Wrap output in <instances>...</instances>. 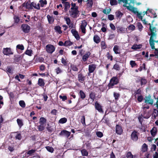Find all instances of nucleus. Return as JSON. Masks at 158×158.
<instances>
[{
  "mask_svg": "<svg viewBox=\"0 0 158 158\" xmlns=\"http://www.w3.org/2000/svg\"><path fill=\"white\" fill-rule=\"evenodd\" d=\"M71 133L66 130L62 131L60 133V135L62 136H65L67 138L70 135Z\"/></svg>",
  "mask_w": 158,
  "mask_h": 158,
  "instance_id": "f3484780",
  "label": "nucleus"
},
{
  "mask_svg": "<svg viewBox=\"0 0 158 158\" xmlns=\"http://www.w3.org/2000/svg\"><path fill=\"white\" fill-rule=\"evenodd\" d=\"M93 40L94 41L96 44H98L101 41L99 37L97 35L94 36Z\"/></svg>",
  "mask_w": 158,
  "mask_h": 158,
  "instance_id": "a878e982",
  "label": "nucleus"
},
{
  "mask_svg": "<svg viewBox=\"0 0 158 158\" xmlns=\"http://www.w3.org/2000/svg\"><path fill=\"white\" fill-rule=\"evenodd\" d=\"M95 95L94 93L91 92L89 95V97L91 99H95Z\"/></svg>",
  "mask_w": 158,
  "mask_h": 158,
  "instance_id": "69168bd1",
  "label": "nucleus"
},
{
  "mask_svg": "<svg viewBox=\"0 0 158 158\" xmlns=\"http://www.w3.org/2000/svg\"><path fill=\"white\" fill-rule=\"evenodd\" d=\"M73 44V42H71L70 40H66L64 43V46H70Z\"/></svg>",
  "mask_w": 158,
  "mask_h": 158,
  "instance_id": "f704fd0d",
  "label": "nucleus"
},
{
  "mask_svg": "<svg viewBox=\"0 0 158 158\" xmlns=\"http://www.w3.org/2000/svg\"><path fill=\"white\" fill-rule=\"evenodd\" d=\"M116 133L118 135H121L123 132V130L121 126L117 125L116 126Z\"/></svg>",
  "mask_w": 158,
  "mask_h": 158,
  "instance_id": "dca6fc26",
  "label": "nucleus"
},
{
  "mask_svg": "<svg viewBox=\"0 0 158 158\" xmlns=\"http://www.w3.org/2000/svg\"><path fill=\"white\" fill-rule=\"evenodd\" d=\"M108 19L110 21H112L114 19V15L111 14L108 15Z\"/></svg>",
  "mask_w": 158,
  "mask_h": 158,
  "instance_id": "bf43d9fd",
  "label": "nucleus"
},
{
  "mask_svg": "<svg viewBox=\"0 0 158 158\" xmlns=\"http://www.w3.org/2000/svg\"><path fill=\"white\" fill-rule=\"evenodd\" d=\"M114 95L115 99H118L120 96V94L119 93L115 92H114Z\"/></svg>",
  "mask_w": 158,
  "mask_h": 158,
  "instance_id": "338daca9",
  "label": "nucleus"
},
{
  "mask_svg": "<svg viewBox=\"0 0 158 158\" xmlns=\"http://www.w3.org/2000/svg\"><path fill=\"white\" fill-rule=\"evenodd\" d=\"M95 108L100 112L103 113V111L101 106L98 102L96 101L95 103Z\"/></svg>",
  "mask_w": 158,
  "mask_h": 158,
  "instance_id": "2eb2a0df",
  "label": "nucleus"
},
{
  "mask_svg": "<svg viewBox=\"0 0 158 158\" xmlns=\"http://www.w3.org/2000/svg\"><path fill=\"white\" fill-rule=\"evenodd\" d=\"M149 29L151 33L149 34V35H150V41L152 40V38L153 36H157V29L155 27H153L150 26L149 27Z\"/></svg>",
  "mask_w": 158,
  "mask_h": 158,
  "instance_id": "20e7f679",
  "label": "nucleus"
},
{
  "mask_svg": "<svg viewBox=\"0 0 158 158\" xmlns=\"http://www.w3.org/2000/svg\"><path fill=\"white\" fill-rule=\"evenodd\" d=\"M17 121L18 125L20 127L23 125V123L22 121L21 120L17 119Z\"/></svg>",
  "mask_w": 158,
  "mask_h": 158,
  "instance_id": "37998d69",
  "label": "nucleus"
},
{
  "mask_svg": "<svg viewBox=\"0 0 158 158\" xmlns=\"http://www.w3.org/2000/svg\"><path fill=\"white\" fill-rule=\"evenodd\" d=\"M151 133L152 135L154 136L157 133V131L156 128H153L151 131Z\"/></svg>",
  "mask_w": 158,
  "mask_h": 158,
  "instance_id": "4c0bfd02",
  "label": "nucleus"
},
{
  "mask_svg": "<svg viewBox=\"0 0 158 158\" xmlns=\"http://www.w3.org/2000/svg\"><path fill=\"white\" fill-rule=\"evenodd\" d=\"M40 3L41 6L42 7H44L45 5L47 4V2L46 0H40Z\"/></svg>",
  "mask_w": 158,
  "mask_h": 158,
  "instance_id": "ea45409f",
  "label": "nucleus"
},
{
  "mask_svg": "<svg viewBox=\"0 0 158 158\" xmlns=\"http://www.w3.org/2000/svg\"><path fill=\"white\" fill-rule=\"evenodd\" d=\"M110 4L111 6L116 5L118 4V2L116 0H110Z\"/></svg>",
  "mask_w": 158,
  "mask_h": 158,
  "instance_id": "c03bdc74",
  "label": "nucleus"
},
{
  "mask_svg": "<svg viewBox=\"0 0 158 158\" xmlns=\"http://www.w3.org/2000/svg\"><path fill=\"white\" fill-rule=\"evenodd\" d=\"M143 89L142 88H139L134 91L133 96L135 99H143Z\"/></svg>",
  "mask_w": 158,
  "mask_h": 158,
  "instance_id": "f257e3e1",
  "label": "nucleus"
},
{
  "mask_svg": "<svg viewBox=\"0 0 158 158\" xmlns=\"http://www.w3.org/2000/svg\"><path fill=\"white\" fill-rule=\"evenodd\" d=\"M38 84L40 86H43L44 85L45 83L44 80L42 78H39L38 81Z\"/></svg>",
  "mask_w": 158,
  "mask_h": 158,
  "instance_id": "c756f323",
  "label": "nucleus"
},
{
  "mask_svg": "<svg viewBox=\"0 0 158 158\" xmlns=\"http://www.w3.org/2000/svg\"><path fill=\"white\" fill-rule=\"evenodd\" d=\"M97 136L101 138L103 136V133L100 131H97L96 133Z\"/></svg>",
  "mask_w": 158,
  "mask_h": 158,
  "instance_id": "680f3d73",
  "label": "nucleus"
},
{
  "mask_svg": "<svg viewBox=\"0 0 158 158\" xmlns=\"http://www.w3.org/2000/svg\"><path fill=\"white\" fill-rule=\"evenodd\" d=\"M77 79L79 82L83 83L86 79V76H85L81 71L78 73Z\"/></svg>",
  "mask_w": 158,
  "mask_h": 158,
  "instance_id": "423d86ee",
  "label": "nucleus"
},
{
  "mask_svg": "<svg viewBox=\"0 0 158 158\" xmlns=\"http://www.w3.org/2000/svg\"><path fill=\"white\" fill-rule=\"evenodd\" d=\"M46 148L47 150L49 151V152H53L54 151L53 148L50 147L48 146L47 147H46Z\"/></svg>",
  "mask_w": 158,
  "mask_h": 158,
  "instance_id": "4d7b16f0",
  "label": "nucleus"
},
{
  "mask_svg": "<svg viewBox=\"0 0 158 158\" xmlns=\"http://www.w3.org/2000/svg\"><path fill=\"white\" fill-rule=\"evenodd\" d=\"M151 114V113L150 111H149L147 112L146 111H144L143 114V117L144 118H148L150 117Z\"/></svg>",
  "mask_w": 158,
  "mask_h": 158,
  "instance_id": "b1692460",
  "label": "nucleus"
},
{
  "mask_svg": "<svg viewBox=\"0 0 158 158\" xmlns=\"http://www.w3.org/2000/svg\"><path fill=\"white\" fill-rule=\"evenodd\" d=\"M62 4H64V12H67L68 9L70 7V4L69 2H62Z\"/></svg>",
  "mask_w": 158,
  "mask_h": 158,
  "instance_id": "aec40b11",
  "label": "nucleus"
},
{
  "mask_svg": "<svg viewBox=\"0 0 158 158\" xmlns=\"http://www.w3.org/2000/svg\"><path fill=\"white\" fill-rule=\"evenodd\" d=\"M24 55V54L19 56L15 57L14 59V62L16 64L19 62L23 56Z\"/></svg>",
  "mask_w": 158,
  "mask_h": 158,
  "instance_id": "5701e85b",
  "label": "nucleus"
},
{
  "mask_svg": "<svg viewBox=\"0 0 158 158\" xmlns=\"http://www.w3.org/2000/svg\"><path fill=\"white\" fill-rule=\"evenodd\" d=\"M157 36H153L152 38V40L150 41V39L149 40V43L150 46L151 47V48L152 49H154V48H155V42L158 43V40H154V39H155L156 38Z\"/></svg>",
  "mask_w": 158,
  "mask_h": 158,
  "instance_id": "ddd939ff",
  "label": "nucleus"
},
{
  "mask_svg": "<svg viewBox=\"0 0 158 158\" xmlns=\"http://www.w3.org/2000/svg\"><path fill=\"white\" fill-rule=\"evenodd\" d=\"M111 9H108L106 10V9H104L103 10V12L106 14H109L110 13Z\"/></svg>",
  "mask_w": 158,
  "mask_h": 158,
  "instance_id": "e2e57ef3",
  "label": "nucleus"
},
{
  "mask_svg": "<svg viewBox=\"0 0 158 158\" xmlns=\"http://www.w3.org/2000/svg\"><path fill=\"white\" fill-rule=\"evenodd\" d=\"M61 62L62 64L65 66H67L68 65L67 62L66 60H65L64 57H62L61 59Z\"/></svg>",
  "mask_w": 158,
  "mask_h": 158,
  "instance_id": "58836bf2",
  "label": "nucleus"
},
{
  "mask_svg": "<svg viewBox=\"0 0 158 158\" xmlns=\"http://www.w3.org/2000/svg\"><path fill=\"white\" fill-rule=\"evenodd\" d=\"M91 55V53L89 52H86L85 54L82 57V60L84 62H85L86 61L88 58H89L90 55Z\"/></svg>",
  "mask_w": 158,
  "mask_h": 158,
  "instance_id": "6ab92c4d",
  "label": "nucleus"
},
{
  "mask_svg": "<svg viewBox=\"0 0 158 158\" xmlns=\"http://www.w3.org/2000/svg\"><path fill=\"white\" fill-rule=\"evenodd\" d=\"M46 122V119L43 117H41L40 118L39 123L40 124L45 125Z\"/></svg>",
  "mask_w": 158,
  "mask_h": 158,
  "instance_id": "473e14b6",
  "label": "nucleus"
},
{
  "mask_svg": "<svg viewBox=\"0 0 158 158\" xmlns=\"http://www.w3.org/2000/svg\"><path fill=\"white\" fill-rule=\"evenodd\" d=\"M67 121V119L66 118H61L59 121V123H65Z\"/></svg>",
  "mask_w": 158,
  "mask_h": 158,
  "instance_id": "49530a36",
  "label": "nucleus"
},
{
  "mask_svg": "<svg viewBox=\"0 0 158 158\" xmlns=\"http://www.w3.org/2000/svg\"><path fill=\"white\" fill-rule=\"evenodd\" d=\"M130 64L132 68H133L135 66H137V64L135 61L133 60H131L130 61Z\"/></svg>",
  "mask_w": 158,
  "mask_h": 158,
  "instance_id": "a19ab883",
  "label": "nucleus"
},
{
  "mask_svg": "<svg viewBox=\"0 0 158 158\" xmlns=\"http://www.w3.org/2000/svg\"><path fill=\"white\" fill-rule=\"evenodd\" d=\"M128 28L129 30L132 31L135 30V27L134 25L131 24L129 26Z\"/></svg>",
  "mask_w": 158,
  "mask_h": 158,
  "instance_id": "774afa93",
  "label": "nucleus"
},
{
  "mask_svg": "<svg viewBox=\"0 0 158 158\" xmlns=\"http://www.w3.org/2000/svg\"><path fill=\"white\" fill-rule=\"evenodd\" d=\"M2 52L5 55L7 56L13 54V53L11 52V49L10 48H4L2 50Z\"/></svg>",
  "mask_w": 158,
  "mask_h": 158,
  "instance_id": "9d476101",
  "label": "nucleus"
},
{
  "mask_svg": "<svg viewBox=\"0 0 158 158\" xmlns=\"http://www.w3.org/2000/svg\"><path fill=\"white\" fill-rule=\"evenodd\" d=\"M139 81L140 82V84L141 86L144 85L147 83V80L144 77H139V78L136 81V83H138Z\"/></svg>",
  "mask_w": 158,
  "mask_h": 158,
  "instance_id": "4468645a",
  "label": "nucleus"
},
{
  "mask_svg": "<svg viewBox=\"0 0 158 158\" xmlns=\"http://www.w3.org/2000/svg\"><path fill=\"white\" fill-rule=\"evenodd\" d=\"M37 60L38 62L42 63L44 61V59L43 57H40L37 59Z\"/></svg>",
  "mask_w": 158,
  "mask_h": 158,
  "instance_id": "0e129e2a",
  "label": "nucleus"
},
{
  "mask_svg": "<svg viewBox=\"0 0 158 158\" xmlns=\"http://www.w3.org/2000/svg\"><path fill=\"white\" fill-rule=\"evenodd\" d=\"M64 19H65V20L66 21L67 24L68 25H69L70 24L71 22L70 19L69 17H65Z\"/></svg>",
  "mask_w": 158,
  "mask_h": 158,
  "instance_id": "5fc2aeb1",
  "label": "nucleus"
},
{
  "mask_svg": "<svg viewBox=\"0 0 158 158\" xmlns=\"http://www.w3.org/2000/svg\"><path fill=\"white\" fill-rule=\"evenodd\" d=\"M101 47L103 49H105L107 47L106 45L105 41H102L101 42Z\"/></svg>",
  "mask_w": 158,
  "mask_h": 158,
  "instance_id": "79ce46f5",
  "label": "nucleus"
},
{
  "mask_svg": "<svg viewBox=\"0 0 158 158\" xmlns=\"http://www.w3.org/2000/svg\"><path fill=\"white\" fill-rule=\"evenodd\" d=\"M14 19L15 23H18L20 21L19 17L16 15H15L14 17Z\"/></svg>",
  "mask_w": 158,
  "mask_h": 158,
  "instance_id": "e433bc0d",
  "label": "nucleus"
},
{
  "mask_svg": "<svg viewBox=\"0 0 158 158\" xmlns=\"http://www.w3.org/2000/svg\"><path fill=\"white\" fill-rule=\"evenodd\" d=\"M81 153L82 156H87L88 155V152L85 149H82L81 151Z\"/></svg>",
  "mask_w": 158,
  "mask_h": 158,
  "instance_id": "a18cd8bd",
  "label": "nucleus"
},
{
  "mask_svg": "<svg viewBox=\"0 0 158 158\" xmlns=\"http://www.w3.org/2000/svg\"><path fill=\"white\" fill-rule=\"evenodd\" d=\"M158 110L156 109L154 110L153 112V116L154 118H155L156 117H158Z\"/></svg>",
  "mask_w": 158,
  "mask_h": 158,
  "instance_id": "de8ad7c7",
  "label": "nucleus"
},
{
  "mask_svg": "<svg viewBox=\"0 0 158 158\" xmlns=\"http://www.w3.org/2000/svg\"><path fill=\"white\" fill-rule=\"evenodd\" d=\"M20 28L24 33H27L30 32V27L27 24H23L21 25Z\"/></svg>",
  "mask_w": 158,
  "mask_h": 158,
  "instance_id": "39448f33",
  "label": "nucleus"
},
{
  "mask_svg": "<svg viewBox=\"0 0 158 158\" xmlns=\"http://www.w3.org/2000/svg\"><path fill=\"white\" fill-rule=\"evenodd\" d=\"M142 45L141 44H134L131 47V49L134 50H136L140 49L142 48Z\"/></svg>",
  "mask_w": 158,
  "mask_h": 158,
  "instance_id": "bb28decb",
  "label": "nucleus"
},
{
  "mask_svg": "<svg viewBox=\"0 0 158 158\" xmlns=\"http://www.w3.org/2000/svg\"><path fill=\"white\" fill-rule=\"evenodd\" d=\"M133 12L135 14H137V16L139 19H140L141 20V21L143 22V23L144 24H147V22L146 21L145 19H143V16H141V13L137 11H133Z\"/></svg>",
  "mask_w": 158,
  "mask_h": 158,
  "instance_id": "9b49d317",
  "label": "nucleus"
},
{
  "mask_svg": "<svg viewBox=\"0 0 158 158\" xmlns=\"http://www.w3.org/2000/svg\"><path fill=\"white\" fill-rule=\"evenodd\" d=\"M19 104L20 106L23 108H24L25 106V102L23 100H21L19 102Z\"/></svg>",
  "mask_w": 158,
  "mask_h": 158,
  "instance_id": "603ef678",
  "label": "nucleus"
},
{
  "mask_svg": "<svg viewBox=\"0 0 158 158\" xmlns=\"http://www.w3.org/2000/svg\"><path fill=\"white\" fill-rule=\"evenodd\" d=\"M21 6H22L23 7H25L26 9L28 10H32L33 9V8L31 6L30 0H29L27 2H25Z\"/></svg>",
  "mask_w": 158,
  "mask_h": 158,
  "instance_id": "1a4fd4ad",
  "label": "nucleus"
},
{
  "mask_svg": "<svg viewBox=\"0 0 158 158\" xmlns=\"http://www.w3.org/2000/svg\"><path fill=\"white\" fill-rule=\"evenodd\" d=\"M78 8V7H77L76 8H73V9H70V10H69V12L70 15L73 18H75L77 17L79 12Z\"/></svg>",
  "mask_w": 158,
  "mask_h": 158,
  "instance_id": "7ed1b4c3",
  "label": "nucleus"
},
{
  "mask_svg": "<svg viewBox=\"0 0 158 158\" xmlns=\"http://www.w3.org/2000/svg\"><path fill=\"white\" fill-rule=\"evenodd\" d=\"M115 16L117 19L120 20L123 15V14L120 11L118 10L115 12Z\"/></svg>",
  "mask_w": 158,
  "mask_h": 158,
  "instance_id": "412c9836",
  "label": "nucleus"
},
{
  "mask_svg": "<svg viewBox=\"0 0 158 158\" xmlns=\"http://www.w3.org/2000/svg\"><path fill=\"white\" fill-rule=\"evenodd\" d=\"M119 82V80L117 77H112L110 80V82L108 84L109 88H111L114 85L117 84Z\"/></svg>",
  "mask_w": 158,
  "mask_h": 158,
  "instance_id": "f03ea898",
  "label": "nucleus"
},
{
  "mask_svg": "<svg viewBox=\"0 0 158 158\" xmlns=\"http://www.w3.org/2000/svg\"><path fill=\"white\" fill-rule=\"evenodd\" d=\"M71 32L77 40H80V37L77 31L75 29H72L71 30Z\"/></svg>",
  "mask_w": 158,
  "mask_h": 158,
  "instance_id": "f8f14e48",
  "label": "nucleus"
},
{
  "mask_svg": "<svg viewBox=\"0 0 158 158\" xmlns=\"http://www.w3.org/2000/svg\"><path fill=\"white\" fill-rule=\"evenodd\" d=\"M96 65L94 64H89V73H93L96 69Z\"/></svg>",
  "mask_w": 158,
  "mask_h": 158,
  "instance_id": "a211bd4d",
  "label": "nucleus"
},
{
  "mask_svg": "<svg viewBox=\"0 0 158 158\" xmlns=\"http://www.w3.org/2000/svg\"><path fill=\"white\" fill-rule=\"evenodd\" d=\"M78 94L81 99H84L85 97V94L82 90H80V91Z\"/></svg>",
  "mask_w": 158,
  "mask_h": 158,
  "instance_id": "2f4dec72",
  "label": "nucleus"
},
{
  "mask_svg": "<svg viewBox=\"0 0 158 158\" xmlns=\"http://www.w3.org/2000/svg\"><path fill=\"white\" fill-rule=\"evenodd\" d=\"M116 29H117L118 32V33H122L124 30V28L122 27H117Z\"/></svg>",
  "mask_w": 158,
  "mask_h": 158,
  "instance_id": "72a5a7b5",
  "label": "nucleus"
},
{
  "mask_svg": "<svg viewBox=\"0 0 158 158\" xmlns=\"http://www.w3.org/2000/svg\"><path fill=\"white\" fill-rule=\"evenodd\" d=\"M113 51L116 54H120V51L119 50L118 46V45H114L113 49Z\"/></svg>",
  "mask_w": 158,
  "mask_h": 158,
  "instance_id": "cd10ccee",
  "label": "nucleus"
},
{
  "mask_svg": "<svg viewBox=\"0 0 158 158\" xmlns=\"http://www.w3.org/2000/svg\"><path fill=\"white\" fill-rule=\"evenodd\" d=\"M70 67L71 69L70 70V71H71V70L75 72H77L78 71V68L76 65L71 64H70Z\"/></svg>",
  "mask_w": 158,
  "mask_h": 158,
  "instance_id": "393cba45",
  "label": "nucleus"
},
{
  "mask_svg": "<svg viewBox=\"0 0 158 158\" xmlns=\"http://www.w3.org/2000/svg\"><path fill=\"white\" fill-rule=\"evenodd\" d=\"M46 51L47 52L50 54L52 53L55 49L54 46L51 44L47 45L46 46Z\"/></svg>",
  "mask_w": 158,
  "mask_h": 158,
  "instance_id": "0eeeda50",
  "label": "nucleus"
},
{
  "mask_svg": "<svg viewBox=\"0 0 158 158\" xmlns=\"http://www.w3.org/2000/svg\"><path fill=\"white\" fill-rule=\"evenodd\" d=\"M33 51L31 50L27 49L25 51V53L26 54L29 56H31L32 54Z\"/></svg>",
  "mask_w": 158,
  "mask_h": 158,
  "instance_id": "c9c22d12",
  "label": "nucleus"
},
{
  "mask_svg": "<svg viewBox=\"0 0 158 158\" xmlns=\"http://www.w3.org/2000/svg\"><path fill=\"white\" fill-rule=\"evenodd\" d=\"M16 48L23 50L24 49V47L23 44H18L16 46Z\"/></svg>",
  "mask_w": 158,
  "mask_h": 158,
  "instance_id": "3c124183",
  "label": "nucleus"
},
{
  "mask_svg": "<svg viewBox=\"0 0 158 158\" xmlns=\"http://www.w3.org/2000/svg\"><path fill=\"white\" fill-rule=\"evenodd\" d=\"M145 102L148 104L152 105L153 102V99H145Z\"/></svg>",
  "mask_w": 158,
  "mask_h": 158,
  "instance_id": "09e8293b",
  "label": "nucleus"
},
{
  "mask_svg": "<svg viewBox=\"0 0 158 158\" xmlns=\"http://www.w3.org/2000/svg\"><path fill=\"white\" fill-rule=\"evenodd\" d=\"M87 8H91L93 5V0H87Z\"/></svg>",
  "mask_w": 158,
  "mask_h": 158,
  "instance_id": "7c9ffc66",
  "label": "nucleus"
},
{
  "mask_svg": "<svg viewBox=\"0 0 158 158\" xmlns=\"http://www.w3.org/2000/svg\"><path fill=\"white\" fill-rule=\"evenodd\" d=\"M47 18L48 23L50 24H52L53 23L54 21V19L53 16H50L49 15H48L47 16Z\"/></svg>",
  "mask_w": 158,
  "mask_h": 158,
  "instance_id": "4be33fe9",
  "label": "nucleus"
},
{
  "mask_svg": "<svg viewBox=\"0 0 158 158\" xmlns=\"http://www.w3.org/2000/svg\"><path fill=\"white\" fill-rule=\"evenodd\" d=\"M113 68L117 70H119L120 69V68L118 64H115L113 66Z\"/></svg>",
  "mask_w": 158,
  "mask_h": 158,
  "instance_id": "13d9d810",
  "label": "nucleus"
},
{
  "mask_svg": "<svg viewBox=\"0 0 158 158\" xmlns=\"http://www.w3.org/2000/svg\"><path fill=\"white\" fill-rule=\"evenodd\" d=\"M106 57L108 59H110L111 61H112L113 60V56L111 55H110V53L109 52H107V53Z\"/></svg>",
  "mask_w": 158,
  "mask_h": 158,
  "instance_id": "864d4df0",
  "label": "nucleus"
},
{
  "mask_svg": "<svg viewBox=\"0 0 158 158\" xmlns=\"http://www.w3.org/2000/svg\"><path fill=\"white\" fill-rule=\"evenodd\" d=\"M127 158H135L130 152H128L127 153Z\"/></svg>",
  "mask_w": 158,
  "mask_h": 158,
  "instance_id": "052dcab7",
  "label": "nucleus"
},
{
  "mask_svg": "<svg viewBox=\"0 0 158 158\" xmlns=\"http://www.w3.org/2000/svg\"><path fill=\"white\" fill-rule=\"evenodd\" d=\"M45 126V125L40 124L38 126V128L39 130L40 131H42L44 129Z\"/></svg>",
  "mask_w": 158,
  "mask_h": 158,
  "instance_id": "6e6d98bb",
  "label": "nucleus"
},
{
  "mask_svg": "<svg viewBox=\"0 0 158 158\" xmlns=\"http://www.w3.org/2000/svg\"><path fill=\"white\" fill-rule=\"evenodd\" d=\"M137 27L139 30L141 31L142 30L143 27L140 23H137Z\"/></svg>",
  "mask_w": 158,
  "mask_h": 158,
  "instance_id": "8fccbe9b",
  "label": "nucleus"
},
{
  "mask_svg": "<svg viewBox=\"0 0 158 158\" xmlns=\"http://www.w3.org/2000/svg\"><path fill=\"white\" fill-rule=\"evenodd\" d=\"M61 27L59 26H56L54 27V30L56 32H57L59 34H61L62 32V31L61 30Z\"/></svg>",
  "mask_w": 158,
  "mask_h": 158,
  "instance_id": "c85d7f7f",
  "label": "nucleus"
},
{
  "mask_svg": "<svg viewBox=\"0 0 158 158\" xmlns=\"http://www.w3.org/2000/svg\"><path fill=\"white\" fill-rule=\"evenodd\" d=\"M139 133L135 131H133L131 135V139L134 141H137L138 139Z\"/></svg>",
  "mask_w": 158,
  "mask_h": 158,
  "instance_id": "6e6552de",
  "label": "nucleus"
}]
</instances>
